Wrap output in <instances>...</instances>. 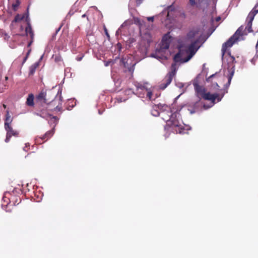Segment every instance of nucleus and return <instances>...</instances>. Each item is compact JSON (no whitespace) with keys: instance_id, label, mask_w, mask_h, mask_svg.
Segmentation results:
<instances>
[{"instance_id":"nucleus-40","label":"nucleus","mask_w":258,"mask_h":258,"mask_svg":"<svg viewBox=\"0 0 258 258\" xmlns=\"http://www.w3.org/2000/svg\"><path fill=\"white\" fill-rule=\"evenodd\" d=\"M43 56V55H42V56H41V57H40V58L39 61H40V60L42 59Z\"/></svg>"},{"instance_id":"nucleus-34","label":"nucleus","mask_w":258,"mask_h":258,"mask_svg":"<svg viewBox=\"0 0 258 258\" xmlns=\"http://www.w3.org/2000/svg\"><path fill=\"white\" fill-rule=\"evenodd\" d=\"M126 94H129L130 93H134V92H133L131 90H128L126 91Z\"/></svg>"},{"instance_id":"nucleus-6","label":"nucleus","mask_w":258,"mask_h":258,"mask_svg":"<svg viewBox=\"0 0 258 258\" xmlns=\"http://www.w3.org/2000/svg\"><path fill=\"white\" fill-rule=\"evenodd\" d=\"M53 97L54 95L50 92L47 93L42 91L36 96V103L37 105L44 106L50 102Z\"/></svg>"},{"instance_id":"nucleus-51","label":"nucleus","mask_w":258,"mask_h":258,"mask_svg":"<svg viewBox=\"0 0 258 258\" xmlns=\"http://www.w3.org/2000/svg\"><path fill=\"white\" fill-rule=\"evenodd\" d=\"M181 14L183 15V17L184 16V14Z\"/></svg>"},{"instance_id":"nucleus-37","label":"nucleus","mask_w":258,"mask_h":258,"mask_svg":"<svg viewBox=\"0 0 258 258\" xmlns=\"http://www.w3.org/2000/svg\"><path fill=\"white\" fill-rule=\"evenodd\" d=\"M86 14H84V15H82V18H85L86 17Z\"/></svg>"},{"instance_id":"nucleus-22","label":"nucleus","mask_w":258,"mask_h":258,"mask_svg":"<svg viewBox=\"0 0 258 258\" xmlns=\"http://www.w3.org/2000/svg\"><path fill=\"white\" fill-rule=\"evenodd\" d=\"M20 2L19 1V0H16V3L13 4L12 5L13 10L14 11H16L18 7L20 5Z\"/></svg>"},{"instance_id":"nucleus-50","label":"nucleus","mask_w":258,"mask_h":258,"mask_svg":"<svg viewBox=\"0 0 258 258\" xmlns=\"http://www.w3.org/2000/svg\"><path fill=\"white\" fill-rule=\"evenodd\" d=\"M31 45V43H30L29 44H28V46H30Z\"/></svg>"},{"instance_id":"nucleus-27","label":"nucleus","mask_w":258,"mask_h":258,"mask_svg":"<svg viewBox=\"0 0 258 258\" xmlns=\"http://www.w3.org/2000/svg\"><path fill=\"white\" fill-rule=\"evenodd\" d=\"M176 85L177 87H178L179 88H181L184 86L182 83H177L176 84Z\"/></svg>"},{"instance_id":"nucleus-38","label":"nucleus","mask_w":258,"mask_h":258,"mask_svg":"<svg viewBox=\"0 0 258 258\" xmlns=\"http://www.w3.org/2000/svg\"><path fill=\"white\" fill-rule=\"evenodd\" d=\"M119 30H120V29H118L117 30V31H116V34H118Z\"/></svg>"},{"instance_id":"nucleus-42","label":"nucleus","mask_w":258,"mask_h":258,"mask_svg":"<svg viewBox=\"0 0 258 258\" xmlns=\"http://www.w3.org/2000/svg\"><path fill=\"white\" fill-rule=\"evenodd\" d=\"M213 31H214V30H213V31H211V33H210V35H211L212 34V33L213 32Z\"/></svg>"},{"instance_id":"nucleus-2","label":"nucleus","mask_w":258,"mask_h":258,"mask_svg":"<svg viewBox=\"0 0 258 258\" xmlns=\"http://www.w3.org/2000/svg\"><path fill=\"white\" fill-rule=\"evenodd\" d=\"M258 13V10H256L254 8L248 14L246 19V26L245 30L242 31V28L240 27L234 33V34L231 37L228 41L223 44L222 52L223 55H224L228 48L231 47L234 43L242 40L244 39L243 36L246 35L247 33H250L252 31L251 29L252 22L254 18L255 15Z\"/></svg>"},{"instance_id":"nucleus-8","label":"nucleus","mask_w":258,"mask_h":258,"mask_svg":"<svg viewBox=\"0 0 258 258\" xmlns=\"http://www.w3.org/2000/svg\"><path fill=\"white\" fill-rule=\"evenodd\" d=\"M179 13H180L179 12L175 10L174 7L170 6L162 11L161 16L166 17L165 20H170L174 17H176Z\"/></svg>"},{"instance_id":"nucleus-13","label":"nucleus","mask_w":258,"mask_h":258,"mask_svg":"<svg viewBox=\"0 0 258 258\" xmlns=\"http://www.w3.org/2000/svg\"><path fill=\"white\" fill-rule=\"evenodd\" d=\"M42 117L45 118L50 125H53L54 128L58 120L57 116H53L52 114H45V116Z\"/></svg>"},{"instance_id":"nucleus-31","label":"nucleus","mask_w":258,"mask_h":258,"mask_svg":"<svg viewBox=\"0 0 258 258\" xmlns=\"http://www.w3.org/2000/svg\"><path fill=\"white\" fill-rule=\"evenodd\" d=\"M104 31L105 32V34H106L107 37L109 38V34L108 33L107 29L105 27L104 28Z\"/></svg>"},{"instance_id":"nucleus-47","label":"nucleus","mask_w":258,"mask_h":258,"mask_svg":"<svg viewBox=\"0 0 258 258\" xmlns=\"http://www.w3.org/2000/svg\"><path fill=\"white\" fill-rule=\"evenodd\" d=\"M30 50H29V51H28V52L27 53V56H28V55H29V53H30Z\"/></svg>"},{"instance_id":"nucleus-28","label":"nucleus","mask_w":258,"mask_h":258,"mask_svg":"<svg viewBox=\"0 0 258 258\" xmlns=\"http://www.w3.org/2000/svg\"><path fill=\"white\" fill-rule=\"evenodd\" d=\"M147 20L149 21H152L153 22L154 21V17H147Z\"/></svg>"},{"instance_id":"nucleus-7","label":"nucleus","mask_w":258,"mask_h":258,"mask_svg":"<svg viewBox=\"0 0 258 258\" xmlns=\"http://www.w3.org/2000/svg\"><path fill=\"white\" fill-rule=\"evenodd\" d=\"M135 21L139 25L140 31L142 32V31L145 28V22L143 20L138 18L136 19ZM141 33H142V32H141ZM141 36L142 37L143 41L144 42H146L148 45H149L151 42H152V36L148 32H146L143 35H142V34H141Z\"/></svg>"},{"instance_id":"nucleus-17","label":"nucleus","mask_w":258,"mask_h":258,"mask_svg":"<svg viewBox=\"0 0 258 258\" xmlns=\"http://www.w3.org/2000/svg\"><path fill=\"white\" fill-rule=\"evenodd\" d=\"M231 68L228 69V74L227 75V78H228V83L227 85L229 86L230 83L232 80V78L234 75V66L233 65L231 66Z\"/></svg>"},{"instance_id":"nucleus-35","label":"nucleus","mask_w":258,"mask_h":258,"mask_svg":"<svg viewBox=\"0 0 258 258\" xmlns=\"http://www.w3.org/2000/svg\"><path fill=\"white\" fill-rule=\"evenodd\" d=\"M220 20H221V18H220V17H217V18H216V21L217 22L219 21Z\"/></svg>"},{"instance_id":"nucleus-1","label":"nucleus","mask_w":258,"mask_h":258,"mask_svg":"<svg viewBox=\"0 0 258 258\" xmlns=\"http://www.w3.org/2000/svg\"><path fill=\"white\" fill-rule=\"evenodd\" d=\"M206 40L199 28H194L187 33L184 42L179 46V52L174 57L175 62H186L195 54Z\"/></svg>"},{"instance_id":"nucleus-32","label":"nucleus","mask_w":258,"mask_h":258,"mask_svg":"<svg viewBox=\"0 0 258 258\" xmlns=\"http://www.w3.org/2000/svg\"><path fill=\"white\" fill-rule=\"evenodd\" d=\"M112 61H107V62H105V66L106 67H107L108 66L110 63H111Z\"/></svg>"},{"instance_id":"nucleus-46","label":"nucleus","mask_w":258,"mask_h":258,"mask_svg":"<svg viewBox=\"0 0 258 258\" xmlns=\"http://www.w3.org/2000/svg\"><path fill=\"white\" fill-rule=\"evenodd\" d=\"M213 31H214V30H213V31H211V33H210V35H211L212 34V33L213 32Z\"/></svg>"},{"instance_id":"nucleus-15","label":"nucleus","mask_w":258,"mask_h":258,"mask_svg":"<svg viewBox=\"0 0 258 258\" xmlns=\"http://www.w3.org/2000/svg\"><path fill=\"white\" fill-rule=\"evenodd\" d=\"M154 109L155 111L158 113H160V112H164V111H169L170 108L165 104H159L157 105H155L154 107Z\"/></svg>"},{"instance_id":"nucleus-19","label":"nucleus","mask_w":258,"mask_h":258,"mask_svg":"<svg viewBox=\"0 0 258 258\" xmlns=\"http://www.w3.org/2000/svg\"><path fill=\"white\" fill-rule=\"evenodd\" d=\"M28 16V15L25 16V14H24L23 16H21L19 14L16 16L14 21L12 22L11 25H13L14 23L18 22L21 20H24L26 21V18L27 16Z\"/></svg>"},{"instance_id":"nucleus-9","label":"nucleus","mask_w":258,"mask_h":258,"mask_svg":"<svg viewBox=\"0 0 258 258\" xmlns=\"http://www.w3.org/2000/svg\"><path fill=\"white\" fill-rule=\"evenodd\" d=\"M209 0H189L188 6L204 10L209 5Z\"/></svg>"},{"instance_id":"nucleus-14","label":"nucleus","mask_w":258,"mask_h":258,"mask_svg":"<svg viewBox=\"0 0 258 258\" xmlns=\"http://www.w3.org/2000/svg\"><path fill=\"white\" fill-rule=\"evenodd\" d=\"M5 128L7 131L6 139L5 140L6 142H9L13 136L17 137L19 135V133L14 130L11 126L8 127H5Z\"/></svg>"},{"instance_id":"nucleus-25","label":"nucleus","mask_w":258,"mask_h":258,"mask_svg":"<svg viewBox=\"0 0 258 258\" xmlns=\"http://www.w3.org/2000/svg\"><path fill=\"white\" fill-rule=\"evenodd\" d=\"M165 114V116L164 117H163V119L165 121H166L167 123V120H168V119H169V118L170 117V115H169L168 114Z\"/></svg>"},{"instance_id":"nucleus-18","label":"nucleus","mask_w":258,"mask_h":258,"mask_svg":"<svg viewBox=\"0 0 258 258\" xmlns=\"http://www.w3.org/2000/svg\"><path fill=\"white\" fill-rule=\"evenodd\" d=\"M26 22L28 23V26L26 27L25 29V32L27 35H30V36L32 38L33 37V33L32 32V30L31 27L29 23V18L27 16L26 18Z\"/></svg>"},{"instance_id":"nucleus-39","label":"nucleus","mask_w":258,"mask_h":258,"mask_svg":"<svg viewBox=\"0 0 258 258\" xmlns=\"http://www.w3.org/2000/svg\"><path fill=\"white\" fill-rule=\"evenodd\" d=\"M27 57H28V56H26L25 57V58H24V61H26V59H27Z\"/></svg>"},{"instance_id":"nucleus-20","label":"nucleus","mask_w":258,"mask_h":258,"mask_svg":"<svg viewBox=\"0 0 258 258\" xmlns=\"http://www.w3.org/2000/svg\"><path fill=\"white\" fill-rule=\"evenodd\" d=\"M13 118L11 117L10 114H6V117L5 119V127H8L9 126H10V124L12 122Z\"/></svg>"},{"instance_id":"nucleus-16","label":"nucleus","mask_w":258,"mask_h":258,"mask_svg":"<svg viewBox=\"0 0 258 258\" xmlns=\"http://www.w3.org/2000/svg\"><path fill=\"white\" fill-rule=\"evenodd\" d=\"M54 127L53 128L48 132H47L43 136L39 137V139L45 142L49 139L54 134Z\"/></svg>"},{"instance_id":"nucleus-3","label":"nucleus","mask_w":258,"mask_h":258,"mask_svg":"<svg viewBox=\"0 0 258 258\" xmlns=\"http://www.w3.org/2000/svg\"><path fill=\"white\" fill-rule=\"evenodd\" d=\"M193 85L198 96L210 101L208 105H204V107L206 109L210 108L215 103L220 102L224 95L221 91L215 93L207 91L204 87L199 85L197 81H195Z\"/></svg>"},{"instance_id":"nucleus-29","label":"nucleus","mask_w":258,"mask_h":258,"mask_svg":"<svg viewBox=\"0 0 258 258\" xmlns=\"http://www.w3.org/2000/svg\"><path fill=\"white\" fill-rule=\"evenodd\" d=\"M213 87H214V88H216H216H217V89L219 88V86H218V83H217L216 82H214V83H213Z\"/></svg>"},{"instance_id":"nucleus-10","label":"nucleus","mask_w":258,"mask_h":258,"mask_svg":"<svg viewBox=\"0 0 258 258\" xmlns=\"http://www.w3.org/2000/svg\"><path fill=\"white\" fill-rule=\"evenodd\" d=\"M176 71V64L175 63H173L171 67V71L167 75L166 78V84L164 86H161V88L162 89H164L169 84H170L173 77L175 75Z\"/></svg>"},{"instance_id":"nucleus-49","label":"nucleus","mask_w":258,"mask_h":258,"mask_svg":"<svg viewBox=\"0 0 258 258\" xmlns=\"http://www.w3.org/2000/svg\"><path fill=\"white\" fill-rule=\"evenodd\" d=\"M11 202H10V203H9V204H8V205H9V204H10H10H11Z\"/></svg>"},{"instance_id":"nucleus-11","label":"nucleus","mask_w":258,"mask_h":258,"mask_svg":"<svg viewBox=\"0 0 258 258\" xmlns=\"http://www.w3.org/2000/svg\"><path fill=\"white\" fill-rule=\"evenodd\" d=\"M178 114L180 115V114ZM177 114H171L170 115V117L167 120L168 125L178 127L181 125L179 120V115L177 116Z\"/></svg>"},{"instance_id":"nucleus-33","label":"nucleus","mask_w":258,"mask_h":258,"mask_svg":"<svg viewBox=\"0 0 258 258\" xmlns=\"http://www.w3.org/2000/svg\"><path fill=\"white\" fill-rule=\"evenodd\" d=\"M228 53L230 56L231 60L233 62L235 59L234 57L233 56H231L229 52H228Z\"/></svg>"},{"instance_id":"nucleus-43","label":"nucleus","mask_w":258,"mask_h":258,"mask_svg":"<svg viewBox=\"0 0 258 258\" xmlns=\"http://www.w3.org/2000/svg\"><path fill=\"white\" fill-rule=\"evenodd\" d=\"M213 31H214V30H213V31H211V33H210V35H211L212 34V33L213 32Z\"/></svg>"},{"instance_id":"nucleus-41","label":"nucleus","mask_w":258,"mask_h":258,"mask_svg":"<svg viewBox=\"0 0 258 258\" xmlns=\"http://www.w3.org/2000/svg\"><path fill=\"white\" fill-rule=\"evenodd\" d=\"M160 114L158 113L157 115H154L155 116H158Z\"/></svg>"},{"instance_id":"nucleus-4","label":"nucleus","mask_w":258,"mask_h":258,"mask_svg":"<svg viewBox=\"0 0 258 258\" xmlns=\"http://www.w3.org/2000/svg\"><path fill=\"white\" fill-rule=\"evenodd\" d=\"M171 39L169 33L166 34L163 37L159 48H157L155 51L151 53L150 56L159 60L167 59L169 55L168 48Z\"/></svg>"},{"instance_id":"nucleus-30","label":"nucleus","mask_w":258,"mask_h":258,"mask_svg":"<svg viewBox=\"0 0 258 258\" xmlns=\"http://www.w3.org/2000/svg\"><path fill=\"white\" fill-rule=\"evenodd\" d=\"M143 0H136V3L137 5H140Z\"/></svg>"},{"instance_id":"nucleus-44","label":"nucleus","mask_w":258,"mask_h":258,"mask_svg":"<svg viewBox=\"0 0 258 258\" xmlns=\"http://www.w3.org/2000/svg\"><path fill=\"white\" fill-rule=\"evenodd\" d=\"M213 31H214V30H213V31H211V33H210V35H211L212 34V33L213 32Z\"/></svg>"},{"instance_id":"nucleus-24","label":"nucleus","mask_w":258,"mask_h":258,"mask_svg":"<svg viewBox=\"0 0 258 258\" xmlns=\"http://www.w3.org/2000/svg\"><path fill=\"white\" fill-rule=\"evenodd\" d=\"M121 62L122 63L124 66V67H126V66H127L129 63H130V61L129 62L128 61V59H127V60H126V58H123L122 59H121Z\"/></svg>"},{"instance_id":"nucleus-21","label":"nucleus","mask_w":258,"mask_h":258,"mask_svg":"<svg viewBox=\"0 0 258 258\" xmlns=\"http://www.w3.org/2000/svg\"><path fill=\"white\" fill-rule=\"evenodd\" d=\"M39 66V61L36 62L34 63L33 64H32L29 68V74L30 75H33L36 69Z\"/></svg>"},{"instance_id":"nucleus-26","label":"nucleus","mask_w":258,"mask_h":258,"mask_svg":"<svg viewBox=\"0 0 258 258\" xmlns=\"http://www.w3.org/2000/svg\"><path fill=\"white\" fill-rule=\"evenodd\" d=\"M258 57V56L256 54L255 56L251 59V62L253 64H255L256 59Z\"/></svg>"},{"instance_id":"nucleus-45","label":"nucleus","mask_w":258,"mask_h":258,"mask_svg":"<svg viewBox=\"0 0 258 258\" xmlns=\"http://www.w3.org/2000/svg\"><path fill=\"white\" fill-rule=\"evenodd\" d=\"M213 31H214V30H213V31H211V33H210V35H211L212 34V33L213 32Z\"/></svg>"},{"instance_id":"nucleus-48","label":"nucleus","mask_w":258,"mask_h":258,"mask_svg":"<svg viewBox=\"0 0 258 258\" xmlns=\"http://www.w3.org/2000/svg\"><path fill=\"white\" fill-rule=\"evenodd\" d=\"M7 79H8V77H6V80H7Z\"/></svg>"},{"instance_id":"nucleus-5","label":"nucleus","mask_w":258,"mask_h":258,"mask_svg":"<svg viewBox=\"0 0 258 258\" xmlns=\"http://www.w3.org/2000/svg\"><path fill=\"white\" fill-rule=\"evenodd\" d=\"M135 85L137 89L136 94L140 98H145L151 100L154 97V99H155L159 96L157 94H155V88L150 86L147 83L143 85L136 83Z\"/></svg>"},{"instance_id":"nucleus-23","label":"nucleus","mask_w":258,"mask_h":258,"mask_svg":"<svg viewBox=\"0 0 258 258\" xmlns=\"http://www.w3.org/2000/svg\"><path fill=\"white\" fill-rule=\"evenodd\" d=\"M218 76V74L216 73L215 74H213L212 75L210 76L207 79V82H210L212 81V79L214 78H216Z\"/></svg>"},{"instance_id":"nucleus-36","label":"nucleus","mask_w":258,"mask_h":258,"mask_svg":"<svg viewBox=\"0 0 258 258\" xmlns=\"http://www.w3.org/2000/svg\"><path fill=\"white\" fill-rule=\"evenodd\" d=\"M61 91H62V89H59V90H58V93H57V96L59 93H60V94H61Z\"/></svg>"},{"instance_id":"nucleus-12","label":"nucleus","mask_w":258,"mask_h":258,"mask_svg":"<svg viewBox=\"0 0 258 258\" xmlns=\"http://www.w3.org/2000/svg\"><path fill=\"white\" fill-rule=\"evenodd\" d=\"M26 105L30 108H33L36 105V99L33 94L30 93L28 94L26 101Z\"/></svg>"}]
</instances>
